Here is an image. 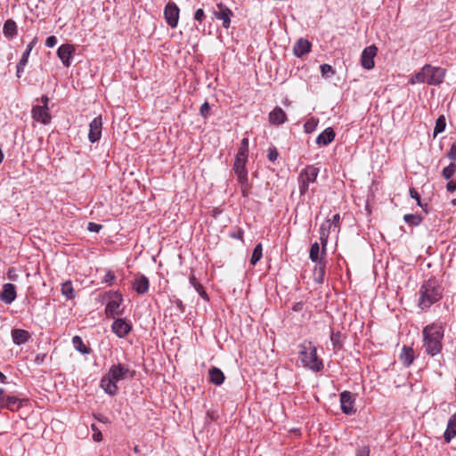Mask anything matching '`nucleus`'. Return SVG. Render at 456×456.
Returning <instances> with one entry per match:
<instances>
[{
	"label": "nucleus",
	"instance_id": "1",
	"mask_svg": "<svg viewBox=\"0 0 456 456\" xmlns=\"http://www.w3.org/2000/svg\"><path fill=\"white\" fill-rule=\"evenodd\" d=\"M135 370L122 363L112 364L108 372L101 379L100 386L106 394L114 396L118 393L117 383L126 379H134Z\"/></svg>",
	"mask_w": 456,
	"mask_h": 456
},
{
	"label": "nucleus",
	"instance_id": "2",
	"mask_svg": "<svg viewBox=\"0 0 456 456\" xmlns=\"http://www.w3.org/2000/svg\"><path fill=\"white\" fill-rule=\"evenodd\" d=\"M444 287L435 277L425 281L419 290L418 306L428 310L443 297Z\"/></svg>",
	"mask_w": 456,
	"mask_h": 456
},
{
	"label": "nucleus",
	"instance_id": "3",
	"mask_svg": "<svg viewBox=\"0 0 456 456\" xmlns=\"http://www.w3.org/2000/svg\"><path fill=\"white\" fill-rule=\"evenodd\" d=\"M444 328L436 323L427 325L423 330V346L428 354L435 356L442 351V340L444 338Z\"/></svg>",
	"mask_w": 456,
	"mask_h": 456
},
{
	"label": "nucleus",
	"instance_id": "4",
	"mask_svg": "<svg viewBox=\"0 0 456 456\" xmlns=\"http://www.w3.org/2000/svg\"><path fill=\"white\" fill-rule=\"evenodd\" d=\"M445 74L446 69L426 64L419 72L411 76L409 82L411 85L416 83H427L431 86H438L443 83Z\"/></svg>",
	"mask_w": 456,
	"mask_h": 456
},
{
	"label": "nucleus",
	"instance_id": "5",
	"mask_svg": "<svg viewBox=\"0 0 456 456\" xmlns=\"http://www.w3.org/2000/svg\"><path fill=\"white\" fill-rule=\"evenodd\" d=\"M299 354L305 367L314 372L323 370L322 360L318 357L316 346L311 341H304L299 345Z\"/></svg>",
	"mask_w": 456,
	"mask_h": 456
},
{
	"label": "nucleus",
	"instance_id": "6",
	"mask_svg": "<svg viewBox=\"0 0 456 456\" xmlns=\"http://www.w3.org/2000/svg\"><path fill=\"white\" fill-rule=\"evenodd\" d=\"M319 173L320 168L315 165H307L300 171L297 177L300 196L307 192L310 183L316 182Z\"/></svg>",
	"mask_w": 456,
	"mask_h": 456
},
{
	"label": "nucleus",
	"instance_id": "7",
	"mask_svg": "<svg viewBox=\"0 0 456 456\" xmlns=\"http://www.w3.org/2000/svg\"><path fill=\"white\" fill-rule=\"evenodd\" d=\"M105 297L109 299L105 306V315L108 318H115L117 315H122L124 308H121L123 296L118 291L110 290L105 293Z\"/></svg>",
	"mask_w": 456,
	"mask_h": 456
},
{
	"label": "nucleus",
	"instance_id": "8",
	"mask_svg": "<svg viewBox=\"0 0 456 456\" xmlns=\"http://www.w3.org/2000/svg\"><path fill=\"white\" fill-rule=\"evenodd\" d=\"M180 10L174 2H169L164 9V17L168 26L175 28L178 24Z\"/></svg>",
	"mask_w": 456,
	"mask_h": 456
},
{
	"label": "nucleus",
	"instance_id": "9",
	"mask_svg": "<svg viewBox=\"0 0 456 456\" xmlns=\"http://www.w3.org/2000/svg\"><path fill=\"white\" fill-rule=\"evenodd\" d=\"M132 329L133 325L131 322L124 318L116 319L111 325L112 332L120 338L126 337L131 332Z\"/></svg>",
	"mask_w": 456,
	"mask_h": 456
},
{
	"label": "nucleus",
	"instance_id": "10",
	"mask_svg": "<svg viewBox=\"0 0 456 456\" xmlns=\"http://www.w3.org/2000/svg\"><path fill=\"white\" fill-rule=\"evenodd\" d=\"M75 51V46L70 44H63L59 46L57 49V56L64 67L69 68L71 65V60Z\"/></svg>",
	"mask_w": 456,
	"mask_h": 456
},
{
	"label": "nucleus",
	"instance_id": "11",
	"mask_svg": "<svg viewBox=\"0 0 456 456\" xmlns=\"http://www.w3.org/2000/svg\"><path fill=\"white\" fill-rule=\"evenodd\" d=\"M32 118L44 125H47L52 120L49 108L45 106L34 105L31 110Z\"/></svg>",
	"mask_w": 456,
	"mask_h": 456
},
{
	"label": "nucleus",
	"instance_id": "12",
	"mask_svg": "<svg viewBox=\"0 0 456 456\" xmlns=\"http://www.w3.org/2000/svg\"><path fill=\"white\" fill-rule=\"evenodd\" d=\"M378 48L373 45L363 49L361 56V64L365 69H371L374 65V57L377 55Z\"/></svg>",
	"mask_w": 456,
	"mask_h": 456
},
{
	"label": "nucleus",
	"instance_id": "13",
	"mask_svg": "<svg viewBox=\"0 0 456 456\" xmlns=\"http://www.w3.org/2000/svg\"><path fill=\"white\" fill-rule=\"evenodd\" d=\"M102 129V116L95 117L89 124L88 140L94 143L101 139Z\"/></svg>",
	"mask_w": 456,
	"mask_h": 456
},
{
	"label": "nucleus",
	"instance_id": "14",
	"mask_svg": "<svg viewBox=\"0 0 456 456\" xmlns=\"http://www.w3.org/2000/svg\"><path fill=\"white\" fill-rule=\"evenodd\" d=\"M340 404L341 411L346 415H351L355 412L354 409V397L349 391H343L340 393Z\"/></svg>",
	"mask_w": 456,
	"mask_h": 456
},
{
	"label": "nucleus",
	"instance_id": "15",
	"mask_svg": "<svg viewBox=\"0 0 456 456\" xmlns=\"http://www.w3.org/2000/svg\"><path fill=\"white\" fill-rule=\"evenodd\" d=\"M213 14L216 19L223 21V27L228 28L231 25V17L232 12L222 3L216 4V9L214 10Z\"/></svg>",
	"mask_w": 456,
	"mask_h": 456
},
{
	"label": "nucleus",
	"instance_id": "16",
	"mask_svg": "<svg viewBox=\"0 0 456 456\" xmlns=\"http://www.w3.org/2000/svg\"><path fill=\"white\" fill-rule=\"evenodd\" d=\"M17 297L16 287L12 283H5L0 293V300L6 305H11Z\"/></svg>",
	"mask_w": 456,
	"mask_h": 456
},
{
	"label": "nucleus",
	"instance_id": "17",
	"mask_svg": "<svg viewBox=\"0 0 456 456\" xmlns=\"http://www.w3.org/2000/svg\"><path fill=\"white\" fill-rule=\"evenodd\" d=\"M312 49V43L305 38H299L293 46V53L296 57L301 58L309 53Z\"/></svg>",
	"mask_w": 456,
	"mask_h": 456
},
{
	"label": "nucleus",
	"instance_id": "18",
	"mask_svg": "<svg viewBox=\"0 0 456 456\" xmlns=\"http://www.w3.org/2000/svg\"><path fill=\"white\" fill-rule=\"evenodd\" d=\"M248 159L235 157L233 164V171L236 174L238 180L245 183V179L248 177V170L246 168V163Z\"/></svg>",
	"mask_w": 456,
	"mask_h": 456
},
{
	"label": "nucleus",
	"instance_id": "19",
	"mask_svg": "<svg viewBox=\"0 0 456 456\" xmlns=\"http://www.w3.org/2000/svg\"><path fill=\"white\" fill-rule=\"evenodd\" d=\"M332 224L330 223V219L325 220L320 227V240L322 244V254H325L327 244H328V239L330 236V233L331 232Z\"/></svg>",
	"mask_w": 456,
	"mask_h": 456
},
{
	"label": "nucleus",
	"instance_id": "20",
	"mask_svg": "<svg viewBox=\"0 0 456 456\" xmlns=\"http://www.w3.org/2000/svg\"><path fill=\"white\" fill-rule=\"evenodd\" d=\"M37 41V38L35 37L32 39L31 42L28 43V45H27V48L26 50L24 51L20 61L18 62L16 68H17V77H20L21 76V73L24 71V68L25 66L27 65L28 63V56L32 51V49L34 48L36 43Z\"/></svg>",
	"mask_w": 456,
	"mask_h": 456
},
{
	"label": "nucleus",
	"instance_id": "21",
	"mask_svg": "<svg viewBox=\"0 0 456 456\" xmlns=\"http://www.w3.org/2000/svg\"><path fill=\"white\" fill-rule=\"evenodd\" d=\"M270 124L273 126H280L284 124L287 120V114L281 107H275L268 116Z\"/></svg>",
	"mask_w": 456,
	"mask_h": 456
},
{
	"label": "nucleus",
	"instance_id": "22",
	"mask_svg": "<svg viewBox=\"0 0 456 456\" xmlns=\"http://www.w3.org/2000/svg\"><path fill=\"white\" fill-rule=\"evenodd\" d=\"M133 289L139 295H143L148 292L150 288L149 279L142 274L136 277L133 282Z\"/></svg>",
	"mask_w": 456,
	"mask_h": 456
},
{
	"label": "nucleus",
	"instance_id": "23",
	"mask_svg": "<svg viewBox=\"0 0 456 456\" xmlns=\"http://www.w3.org/2000/svg\"><path fill=\"white\" fill-rule=\"evenodd\" d=\"M445 443L449 444L456 436V413L452 414L447 422L446 429L444 433Z\"/></svg>",
	"mask_w": 456,
	"mask_h": 456
},
{
	"label": "nucleus",
	"instance_id": "24",
	"mask_svg": "<svg viewBox=\"0 0 456 456\" xmlns=\"http://www.w3.org/2000/svg\"><path fill=\"white\" fill-rule=\"evenodd\" d=\"M335 132L331 127L324 129L316 138V143L319 146L330 144L335 138Z\"/></svg>",
	"mask_w": 456,
	"mask_h": 456
},
{
	"label": "nucleus",
	"instance_id": "25",
	"mask_svg": "<svg viewBox=\"0 0 456 456\" xmlns=\"http://www.w3.org/2000/svg\"><path fill=\"white\" fill-rule=\"evenodd\" d=\"M30 338L29 333L25 330L13 329L12 330V338L15 345L25 344Z\"/></svg>",
	"mask_w": 456,
	"mask_h": 456
},
{
	"label": "nucleus",
	"instance_id": "26",
	"mask_svg": "<svg viewBox=\"0 0 456 456\" xmlns=\"http://www.w3.org/2000/svg\"><path fill=\"white\" fill-rule=\"evenodd\" d=\"M400 360L405 367H409L414 360L413 349L404 346L400 354Z\"/></svg>",
	"mask_w": 456,
	"mask_h": 456
},
{
	"label": "nucleus",
	"instance_id": "27",
	"mask_svg": "<svg viewBox=\"0 0 456 456\" xmlns=\"http://www.w3.org/2000/svg\"><path fill=\"white\" fill-rule=\"evenodd\" d=\"M208 372H209L210 381L213 384H215L216 386H220L224 383V374L219 368L212 367Z\"/></svg>",
	"mask_w": 456,
	"mask_h": 456
},
{
	"label": "nucleus",
	"instance_id": "28",
	"mask_svg": "<svg viewBox=\"0 0 456 456\" xmlns=\"http://www.w3.org/2000/svg\"><path fill=\"white\" fill-rule=\"evenodd\" d=\"M3 33L5 37L12 38L17 35V24L13 20H7L3 28Z\"/></svg>",
	"mask_w": 456,
	"mask_h": 456
},
{
	"label": "nucleus",
	"instance_id": "29",
	"mask_svg": "<svg viewBox=\"0 0 456 456\" xmlns=\"http://www.w3.org/2000/svg\"><path fill=\"white\" fill-rule=\"evenodd\" d=\"M72 344L74 348L83 354H88L91 352V348L84 344L83 339L79 336L72 338Z\"/></svg>",
	"mask_w": 456,
	"mask_h": 456
},
{
	"label": "nucleus",
	"instance_id": "30",
	"mask_svg": "<svg viewBox=\"0 0 456 456\" xmlns=\"http://www.w3.org/2000/svg\"><path fill=\"white\" fill-rule=\"evenodd\" d=\"M61 292L67 300H71L76 297V292L73 289L72 282L69 281H67L61 284Z\"/></svg>",
	"mask_w": 456,
	"mask_h": 456
},
{
	"label": "nucleus",
	"instance_id": "31",
	"mask_svg": "<svg viewBox=\"0 0 456 456\" xmlns=\"http://www.w3.org/2000/svg\"><path fill=\"white\" fill-rule=\"evenodd\" d=\"M189 281H190L191 285L193 286V288L199 293L200 297H202L206 301L209 300V297H208L207 292L205 291L203 286L200 282L197 281V279L194 276V274H192V273L191 274V276L189 278Z\"/></svg>",
	"mask_w": 456,
	"mask_h": 456
},
{
	"label": "nucleus",
	"instance_id": "32",
	"mask_svg": "<svg viewBox=\"0 0 456 456\" xmlns=\"http://www.w3.org/2000/svg\"><path fill=\"white\" fill-rule=\"evenodd\" d=\"M4 408L10 411H16L21 406V401L14 395H7L4 399Z\"/></svg>",
	"mask_w": 456,
	"mask_h": 456
},
{
	"label": "nucleus",
	"instance_id": "33",
	"mask_svg": "<svg viewBox=\"0 0 456 456\" xmlns=\"http://www.w3.org/2000/svg\"><path fill=\"white\" fill-rule=\"evenodd\" d=\"M343 339L344 336L340 331H331L330 333V341L332 343L333 348L335 350H340L343 346Z\"/></svg>",
	"mask_w": 456,
	"mask_h": 456
},
{
	"label": "nucleus",
	"instance_id": "34",
	"mask_svg": "<svg viewBox=\"0 0 456 456\" xmlns=\"http://www.w3.org/2000/svg\"><path fill=\"white\" fill-rule=\"evenodd\" d=\"M309 258L312 262L317 263L322 261L320 257V246L318 242H314L310 247Z\"/></svg>",
	"mask_w": 456,
	"mask_h": 456
},
{
	"label": "nucleus",
	"instance_id": "35",
	"mask_svg": "<svg viewBox=\"0 0 456 456\" xmlns=\"http://www.w3.org/2000/svg\"><path fill=\"white\" fill-rule=\"evenodd\" d=\"M403 220L410 225L417 226L422 222V216L418 214H406L403 216Z\"/></svg>",
	"mask_w": 456,
	"mask_h": 456
},
{
	"label": "nucleus",
	"instance_id": "36",
	"mask_svg": "<svg viewBox=\"0 0 456 456\" xmlns=\"http://www.w3.org/2000/svg\"><path fill=\"white\" fill-rule=\"evenodd\" d=\"M263 256V247L261 243H258L256 245L251 258H250V264L252 265H256V263L262 258Z\"/></svg>",
	"mask_w": 456,
	"mask_h": 456
},
{
	"label": "nucleus",
	"instance_id": "37",
	"mask_svg": "<svg viewBox=\"0 0 456 456\" xmlns=\"http://www.w3.org/2000/svg\"><path fill=\"white\" fill-rule=\"evenodd\" d=\"M455 173L456 164L451 162L448 166L443 168L441 175L445 180H450L452 178Z\"/></svg>",
	"mask_w": 456,
	"mask_h": 456
},
{
	"label": "nucleus",
	"instance_id": "38",
	"mask_svg": "<svg viewBox=\"0 0 456 456\" xmlns=\"http://www.w3.org/2000/svg\"><path fill=\"white\" fill-rule=\"evenodd\" d=\"M446 120L444 115H441L437 118L436 121V126L434 128V136L436 137L438 134L443 133L445 130Z\"/></svg>",
	"mask_w": 456,
	"mask_h": 456
},
{
	"label": "nucleus",
	"instance_id": "39",
	"mask_svg": "<svg viewBox=\"0 0 456 456\" xmlns=\"http://www.w3.org/2000/svg\"><path fill=\"white\" fill-rule=\"evenodd\" d=\"M322 76L325 78H330V77L335 75V69L327 63L322 64L320 66Z\"/></svg>",
	"mask_w": 456,
	"mask_h": 456
},
{
	"label": "nucleus",
	"instance_id": "40",
	"mask_svg": "<svg viewBox=\"0 0 456 456\" xmlns=\"http://www.w3.org/2000/svg\"><path fill=\"white\" fill-rule=\"evenodd\" d=\"M315 272L318 273L317 281L322 283L325 273V263L322 261L317 262Z\"/></svg>",
	"mask_w": 456,
	"mask_h": 456
},
{
	"label": "nucleus",
	"instance_id": "41",
	"mask_svg": "<svg viewBox=\"0 0 456 456\" xmlns=\"http://www.w3.org/2000/svg\"><path fill=\"white\" fill-rule=\"evenodd\" d=\"M239 183L240 184L242 197H244V198L248 197L250 185L248 183V177L245 179V183H243L242 181H239Z\"/></svg>",
	"mask_w": 456,
	"mask_h": 456
},
{
	"label": "nucleus",
	"instance_id": "42",
	"mask_svg": "<svg viewBox=\"0 0 456 456\" xmlns=\"http://www.w3.org/2000/svg\"><path fill=\"white\" fill-rule=\"evenodd\" d=\"M446 157L454 163L456 161V142H454L452 145L450 150L446 153Z\"/></svg>",
	"mask_w": 456,
	"mask_h": 456
},
{
	"label": "nucleus",
	"instance_id": "43",
	"mask_svg": "<svg viewBox=\"0 0 456 456\" xmlns=\"http://www.w3.org/2000/svg\"><path fill=\"white\" fill-rule=\"evenodd\" d=\"M116 281V275L115 273L109 270L107 271L104 278H103V281L106 282L108 285L111 286Z\"/></svg>",
	"mask_w": 456,
	"mask_h": 456
},
{
	"label": "nucleus",
	"instance_id": "44",
	"mask_svg": "<svg viewBox=\"0 0 456 456\" xmlns=\"http://www.w3.org/2000/svg\"><path fill=\"white\" fill-rule=\"evenodd\" d=\"M278 156H279V152H278L276 147H274V146L269 147L268 154H267L268 159L271 162H274L277 159Z\"/></svg>",
	"mask_w": 456,
	"mask_h": 456
},
{
	"label": "nucleus",
	"instance_id": "45",
	"mask_svg": "<svg viewBox=\"0 0 456 456\" xmlns=\"http://www.w3.org/2000/svg\"><path fill=\"white\" fill-rule=\"evenodd\" d=\"M370 450L368 445L358 447L354 456H370Z\"/></svg>",
	"mask_w": 456,
	"mask_h": 456
},
{
	"label": "nucleus",
	"instance_id": "46",
	"mask_svg": "<svg viewBox=\"0 0 456 456\" xmlns=\"http://www.w3.org/2000/svg\"><path fill=\"white\" fill-rule=\"evenodd\" d=\"M200 114L204 118H207L210 114V105L208 102H205L200 109Z\"/></svg>",
	"mask_w": 456,
	"mask_h": 456
},
{
	"label": "nucleus",
	"instance_id": "47",
	"mask_svg": "<svg viewBox=\"0 0 456 456\" xmlns=\"http://www.w3.org/2000/svg\"><path fill=\"white\" fill-rule=\"evenodd\" d=\"M91 428L94 431L93 438L96 442H100L102 440V435L100 429L97 428L95 424L91 425Z\"/></svg>",
	"mask_w": 456,
	"mask_h": 456
},
{
	"label": "nucleus",
	"instance_id": "48",
	"mask_svg": "<svg viewBox=\"0 0 456 456\" xmlns=\"http://www.w3.org/2000/svg\"><path fill=\"white\" fill-rule=\"evenodd\" d=\"M206 18V15H205V12L203 11V9H198L195 11L194 12V20L199 21V22H202Z\"/></svg>",
	"mask_w": 456,
	"mask_h": 456
},
{
	"label": "nucleus",
	"instance_id": "49",
	"mask_svg": "<svg viewBox=\"0 0 456 456\" xmlns=\"http://www.w3.org/2000/svg\"><path fill=\"white\" fill-rule=\"evenodd\" d=\"M57 44V37L55 36H50L45 40V45L49 48H53Z\"/></svg>",
	"mask_w": 456,
	"mask_h": 456
},
{
	"label": "nucleus",
	"instance_id": "50",
	"mask_svg": "<svg viewBox=\"0 0 456 456\" xmlns=\"http://www.w3.org/2000/svg\"><path fill=\"white\" fill-rule=\"evenodd\" d=\"M102 228V224H96V223H93V222H90L88 223V227L87 229L90 231V232H99L101 231V229Z\"/></svg>",
	"mask_w": 456,
	"mask_h": 456
},
{
	"label": "nucleus",
	"instance_id": "51",
	"mask_svg": "<svg viewBox=\"0 0 456 456\" xmlns=\"http://www.w3.org/2000/svg\"><path fill=\"white\" fill-rule=\"evenodd\" d=\"M330 220V223L332 224V227L338 228L339 230L340 226V215L335 214Z\"/></svg>",
	"mask_w": 456,
	"mask_h": 456
},
{
	"label": "nucleus",
	"instance_id": "52",
	"mask_svg": "<svg viewBox=\"0 0 456 456\" xmlns=\"http://www.w3.org/2000/svg\"><path fill=\"white\" fill-rule=\"evenodd\" d=\"M410 196L412 199L416 200L417 204L421 207L420 195L419 194V192L414 188H410Z\"/></svg>",
	"mask_w": 456,
	"mask_h": 456
},
{
	"label": "nucleus",
	"instance_id": "53",
	"mask_svg": "<svg viewBox=\"0 0 456 456\" xmlns=\"http://www.w3.org/2000/svg\"><path fill=\"white\" fill-rule=\"evenodd\" d=\"M446 190L449 192H453L456 191V180L450 179L446 183Z\"/></svg>",
	"mask_w": 456,
	"mask_h": 456
},
{
	"label": "nucleus",
	"instance_id": "54",
	"mask_svg": "<svg viewBox=\"0 0 456 456\" xmlns=\"http://www.w3.org/2000/svg\"><path fill=\"white\" fill-rule=\"evenodd\" d=\"M248 149L240 145L236 157L248 159Z\"/></svg>",
	"mask_w": 456,
	"mask_h": 456
},
{
	"label": "nucleus",
	"instance_id": "55",
	"mask_svg": "<svg viewBox=\"0 0 456 456\" xmlns=\"http://www.w3.org/2000/svg\"><path fill=\"white\" fill-rule=\"evenodd\" d=\"M7 277L11 281H16L18 279V274L13 267L8 269Z\"/></svg>",
	"mask_w": 456,
	"mask_h": 456
},
{
	"label": "nucleus",
	"instance_id": "56",
	"mask_svg": "<svg viewBox=\"0 0 456 456\" xmlns=\"http://www.w3.org/2000/svg\"><path fill=\"white\" fill-rule=\"evenodd\" d=\"M46 354H37L35 356L34 362L37 365L42 364L45 362Z\"/></svg>",
	"mask_w": 456,
	"mask_h": 456
},
{
	"label": "nucleus",
	"instance_id": "57",
	"mask_svg": "<svg viewBox=\"0 0 456 456\" xmlns=\"http://www.w3.org/2000/svg\"><path fill=\"white\" fill-rule=\"evenodd\" d=\"M243 235H244V231L242 229L239 228L236 232H234L231 234V237L242 240Z\"/></svg>",
	"mask_w": 456,
	"mask_h": 456
},
{
	"label": "nucleus",
	"instance_id": "58",
	"mask_svg": "<svg viewBox=\"0 0 456 456\" xmlns=\"http://www.w3.org/2000/svg\"><path fill=\"white\" fill-rule=\"evenodd\" d=\"M175 306L178 309L180 313H184L185 311V305H183V301L181 299H176L175 301Z\"/></svg>",
	"mask_w": 456,
	"mask_h": 456
},
{
	"label": "nucleus",
	"instance_id": "59",
	"mask_svg": "<svg viewBox=\"0 0 456 456\" xmlns=\"http://www.w3.org/2000/svg\"><path fill=\"white\" fill-rule=\"evenodd\" d=\"M315 124L314 121H307L305 124V129L306 133H311L314 129Z\"/></svg>",
	"mask_w": 456,
	"mask_h": 456
},
{
	"label": "nucleus",
	"instance_id": "60",
	"mask_svg": "<svg viewBox=\"0 0 456 456\" xmlns=\"http://www.w3.org/2000/svg\"><path fill=\"white\" fill-rule=\"evenodd\" d=\"M94 419L102 423H109V419L102 414H94Z\"/></svg>",
	"mask_w": 456,
	"mask_h": 456
},
{
	"label": "nucleus",
	"instance_id": "61",
	"mask_svg": "<svg viewBox=\"0 0 456 456\" xmlns=\"http://www.w3.org/2000/svg\"><path fill=\"white\" fill-rule=\"evenodd\" d=\"M6 396L4 395V390L3 388H0V408H4V399Z\"/></svg>",
	"mask_w": 456,
	"mask_h": 456
},
{
	"label": "nucleus",
	"instance_id": "62",
	"mask_svg": "<svg viewBox=\"0 0 456 456\" xmlns=\"http://www.w3.org/2000/svg\"><path fill=\"white\" fill-rule=\"evenodd\" d=\"M303 303L302 302H297L296 304H294V305L292 306V310L294 312H300L302 309H303Z\"/></svg>",
	"mask_w": 456,
	"mask_h": 456
},
{
	"label": "nucleus",
	"instance_id": "63",
	"mask_svg": "<svg viewBox=\"0 0 456 456\" xmlns=\"http://www.w3.org/2000/svg\"><path fill=\"white\" fill-rule=\"evenodd\" d=\"M40 102L42 103L41 106H45V107H48V103H49V98L47 95H42L41 99H40Z\"/></svg>",
	"mask_w": 456,
	"mask_h": 456
},
{
	"label": "nucleus",
	"instance_id": "64",
	"mask_svg": "<svg viewBox=\"0 0 456 456\" xmlns=\"http://www.w3.org/2000/svg\"><path fill=\"white\" fill-rule=\"evenodd\" d=\"M240 146L248 149V139L243 138L240 142Z\"/></svg>",
	"mask_w": 456,
	"mask_h": 456
}]
</instances>
